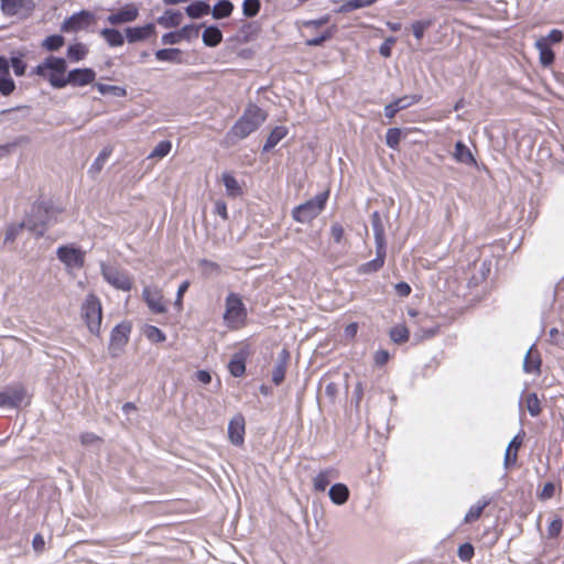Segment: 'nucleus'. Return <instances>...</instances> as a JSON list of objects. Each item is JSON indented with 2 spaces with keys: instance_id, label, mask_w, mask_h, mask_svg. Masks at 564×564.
Instances as JSON below:
<instances>
[{
  "instance_id": "nucleus-1",
  "label": "nucleus",
  "mask_w": 564,
  "mask_h": 564,
  "mask_svg": "<svg viewBox=\"0 0 564 564\" xmlns=\"http://www.w3.org/2000/svg\"><path fill=\"white\" fill-rule=\"evenodd\" d=\"M267 115L258 106L250 105L243 115L236 121L231 129L226 133L224 143L227 147L234 145L238 140H242L259 129L265 121Z\"/></svg>"
},
{
  "instance_id": "nucleus-2",
  "label": "nucleus",
  "mask_w": 564,
  "mask_h": 564,
  "mask_svg": "<svg viewBox=\"0 0 564 564\" xmlns=\"http://www.w3.org/2000/svg\"><path fill=\"white\" fill-rule=\"evenodd\" d=\"M59 213L61 209L54 207L51 202L37 199L24 218L26 229L35 237H42L47 227L56 221Z\"/></svg>"
},
{
  "instance_id": "nucleus-3",
  "label": "nucleus",
  "mask_w": 564,
  "mask_h": 564,
  "mask_svg": "<svg viewBox=\"0 0 564 564\" xmlns=\"http://www.w3.org/2000/svg\"><path fill=\"white\" fill-rule=\"evenodd\" d=\"M32 75H37L46 79L54 89L65 88V84H57L59 80H65L67 75V63L64 57L54 55L47 56L43 62L36 65Z\"/></svg>"
},
{
  "instance_id": "nucleus-4",
  "label": "nucleus",
  "mask_w": 564,
  "mask_h": 564,
  "mask_svg": "<svg viewBox=\"0 0 564 564\" xmlns=\"http://www.w3.org/2000/svg\"><path fill=\"white\" fill-rule=\"evenodd\" d=\"M248 317L247 307L238 293L230 292L225 300V312L223 319L225 325L231 329H240L246 325Z\"/></svg>"
},
{
  "instance_id": "nucleus-5",
  "label": "nucleus",
  "mask_w": 564,
  "mask_h": 564,
  "mask_svg": "<svg viewBox=\"0 0 564 564\" xmlns=\"http://www.w3.org/2000/svg\"><path fill=\"white\" fill-rule=\"evenodd\" d=\"M329 192L325 191L313 198L295 206L292 209V217L296 223L308 224L315 219L326 207Z\"/></svg>"
},
{
  "instance_id": "nucleus-6",
  "label": "nucleus",
  "mask_w": 564,
  "mask_h": 564,
  "mask_svg": "<svg viewBox=\"0 0 564 564\" xmlns=\"http://www.w3.org/2000/svg\"><path fill=\"white\" fill-rule=\"evenodd\" d=\"M83 317L91 334L99 335L102 311L100 301L95 295H89L82 307Z\"/></svg>"
},
{
  "instance_id": "nucleus-7",
  "label": "nucleus",
  "mask_w": 564,
  "mask_h": 564,
  "mask_svg": "<svg viewBox=\"0 0 564 564\" xmlns=\"http://www.w3.org/2000/svg\"><path fill=\"white\" fill-rule=\"evenodd\" d=\"M132 326L130 322L117 324L110 334L108 351L112 358H117L129 341Z\"/></svg>"
},
{
  "instance_id": "nucleus-8",
  "label": "nucleus",
  "mask_w": 564,
  "mask_h": 564,
  "mask_svg": "<svg viewBox=\"0 0 564 564\" xmlns=\"http://www.w3.org/2000/svg\"><path fill=\"white\" fill-rule=\"evenodd\" d=\"M0 9L4 17L29 18L35 9L33 0H0Z\"/></svg>"
},
{
  "instance_id": "nucleus-9",
  "label": "nucleus",
  "mask_w": 564,
  "mask_h": 564,
  "mask_svg": "<svg viewBox=\"0 0 564 564\" xmlns=\"http://www.w3.org/2000/svg\"><path fill=\"white\" fill-rule=\"evenodd\" d=\"M26 399V389L21 383L7 386L0 391V406L6 409H17Z\"/></svg>"
},
{
  "instance_id": "nucleus-10",
  "label": "nucleus",
  "mask_w": 564,
  "mask_h": 564,
  "mask_svg": "<svg viewBox=\"0 0 564 564\" xmlns=\"http://www.w3.org/2000/svg\"><path fill=\"white\" fill-rule=\"evenodd\" d=\"M56 256L68 269H80L85 263V252L74 245L59 246Z\"/></svg>"
},
{
  "instance_id": "nucleus-11",
  "label": "nucleus",
  "mask_w": 564,
  "mask_h": 564,
  "mask_svg": "<svg viewBox=\"0 0 564 564\" xmlns=\"http://www.w3.org/2000/svg\"><path fill=\"white\" fill-rule=\"evenodd\" d=\"M96 79V72L90 67L74 68L67 72L65 80H59L57 84H65V87L70 85L73 87L87 86Z\"/></svg>"
},
{
  "instance_id": "nucleus-12",
  "label": "nucleus",
  "mask_w": 564,
  "mask_h": 564,
  "mask_svg": "<svg viewBox=\"0 0 564 564\" xmlns=\"http://www.w3.org/2000/svg\"><path fill=\"white\" fill-rule=\"evenodd\" d=\"M101 273L104 279L115 286L118 290L121 291H130L132 288V282L130 278L122 271L113 268V267H107L101 265Z\"/></svg>"
},
{
  "instance_id": "nucleus-13",
  "label": "nucleus",
  "mask_w": 564,
  "mask_h": 564,
  "mask_svg": "<svg viewBox=\"0 0 564 564\" xmlns=\"http://www.w3.org/2000/svg\"><path fill=\"white\" fill-rule=\"evenodd\" d=\"M94 21V14L87 10H82L67 18L61 26L63 32H77L86 29Z\"/></svg>"
},
{
  "instance_id": "nucleus-14",
  "label": "nucleus",
  "mask_w": 564,
  "mask_h": 564,
  "mask_svg": "<svg viewBox=\"0 0 564 564\" xmlns=\"http://www.w3.org/2000/svg\"><path fill=\"white\" fill-rule=\"evenodd\" d=\"M143 301L153 313H165L162 291L155 286H145L142 291Z\"/></svg>"
},
{
  "instance_id": "nucleus-15",
  "label": "nucleus",
  "mask_w": 564,
  "mask_h": 564,
  "mask_svg": "<svg viewBox=\"0 0 564 564\" xmlns=\"http://www.w3.org/2000/svg\"><path fill=\"white\" fill-rule=\"evenodd\" d=\"M228 438L235 446L245 442V419L241 414L234 416L228 423Z\"/></svg>"
},
{
  "instance_id": "nucleus-16",
  "label": "nucleus",
  "mask_w": 564,
  "mask_h": 564,
  "mask_svg": "<svg viewBox=\"0 0 564 564\" xmlns=\"http://www.w3.org/2000/svg\"><path fill=\"white\" fill-rule=\"evenodd\" d=\"M139 15V10L134 4H127L117 12L108 15L107 20L110 24H122L134 21Z\"/></svg>"
},
{
  "instance_id": "nucleus-17",
  "label": "nucleus",
  "mask_w": 564,
  "mask_h": 564,
  "mask_svg": "<svg viewBox=\"0 0 564 564\" xmlns=\"http://www.w3.org/2000/svg\"><path fill=\"white\" fill-rule=\"evenodd\" d=\"M155 34L154 23H147L142 26H130L126 29V37L129 43L144 41Z\"/></svg>"
},
{
  "instance_id": "nucleus-18",
  "label": "nucleus",
  "mask_w": 564,
  "mask_h": 564,
  "mask_svg": "<svg viewBox=\"0 0 564 564\" xmlns=\"http://www.w3.org/2000/svg\"><path fill=\"white\" fill-rule=\"evenodd\" d=\"M290 360V352L288 349L283 348L276 358L275 365L272 369V382L275 386H279L283 382L285 378L286 367Z\"/></svg>"
},
{
  "instance_id": "nucleus-19",
  "label": "nucleus",
  "mask_w": 564,
  "mask_h": 564,
  "mask_svg": "<svg viewBox=\"0 0 564 564\" xmlns=\"http://www.w3.org/2000/svg\"><path fill=\"white\" fill-rule=\"evenodd\" d=\"M387 256V248L376 247V258L371 261L362 263L358 268L359 274H371L378 272L384 264Z\"/></svg>"
},
{
  "instance_id": "nucleus-20",
  "label": "nucleus",
  "mask_w": 564,
  "mask_h": 564,
  "mask_svg": "<svg viewBox=\"0 0 564 564\" xmlns=\"http://www.w3.org/2000/svg\"><path fill=\"white\" fill-rule=\"evenodd\" d=\"M247 357L248 351L245 349H241L231 356L228 364V370L232 377L240 378L245 375Z\"/></svg>"
},
{
  "instance_id": "nucleus-21",
  "label": "nucleus",
  "mask_w": 564,
  "mask_h": 564,
  "mask_svg": "<svg viewBox=\"0 0 564 564\" xmlns=\"http://www.w3.org/2000/svg\"><path fill=\"white\" fill-rule=\"evenodd\" d=\"M541 357L539 351L535 348V345H532L523 359V371L525 373H536L539 375L541 371Z\"/></svg>"
},
{
  "instance_id": "nucleus-22",
  "label": "nucleus",
  "mask_w": 564,
  "mask_h": 564,
  "mask_svg": "<svg viewBox=\"0 0 564 564\" xmlns=\"http://www.w3.org/2000/svg\"><path fill=\"white\" fill-rule=\"evenodd\" d=\"M453 158L455 159V161L457 163H460V164H465L468 166L477 165V161H476L474 154L471 153L469 148L463 141H457L455 143Z\"/></svg>"
},
{
  "instance_id": "nucleus-23",
  "label": "nucleus",
  "mask_w": 564,
  "mask_h": 564,
  "mask_svg": "<svg viewBox=\"0 0 564 564\" xmlns=\"http://www.w3.org/2000/svg\"><path fill=\"white\" fill-rule=\"evenodd\" d=\"M371 227L373 231L376 247L387 248L384 227L378 212H375L371 215Z\"/></svg>"
},
{
  "instance_id": "nucleus-24",
  "label": "nucleus",
  "mask_w": 564,
  "mask_h": 564,
  "mask_svg": "<svg viewBox=\"0 0 564 564\" xmlns=\"http://www.w3.org/2000/svg\"><path fill=\"white\" fill-rule=\"evenodd\" d=\"M159 62H167L172 64H182V51L176 47L160 48L154 53Z\"/></svg>"
},
{
  "instance_id": "nucleus-25",
  "label": "nucleus",
  "mask_w": 564,
  "mask_h": 564,
  "mask_svg": "<svg viewBox=\"0 0 564 564\" xmlns=\"http://www.w3.org/2000/svg\"><path fill=\"white\" fill-rule=\"evenodd\" d=\"M522 444V440L516 435L508 444L505 453L503 466L506 469L510 468L517 463L518 451Z\"/></svg>"
},
{
  "instance_id": "nucleus-26",
  "label": "nucleus",
  "mask_w": 564,
  "mask_h": 564,
  "mask_svg": "<svg viewBox=\"0 0 564 564\" xmlns=\"http://www.w3.org/2000/svg\"><path fill=\"white\" fill-rule=\"evenodd\" d=\"M329 499L337 506L344 505L349 498V489L345 484L336 482L328 490Z\"/></svg>"
},
{
  "instance_id": "nucleus-27",
  "label": "nucleus",
  "mask_w": 564,
  "mask_h": 564,
  "mask_svg": "<svg viewBox=\"0 0 564 564\" xmlns=\"http://www.w3.org/2000/svg\"><path fill=\"white\" fill-rule=\"evenodd\" d=\"M183 14L181 11L169 9L156 19V22L163 28L173 29L181 24Z\"/></svg>"
},
{
  "instance_id": "nucleus-28",
  "label": "nucleus",
  "mask_w": 564,
  "mask_h": 564,
  "mask_svg": "<svg viewBox=\"0 0 564 564\" xmlns=\"http://www.w3.org/2000/svg\"><path fill=\"white\" fill-rule=\"evenodd\" d=\"M288 134V128L284 126H276L272 129V131L269 133L263 148L262 152H270L283 138H285Z\"/></svg>"
},
{
  "instance_id": "nucleus-29",
  "label": "nucleus",
  "mask_w": 564,
  "mask_h": 564,
  "mask_svg": "<svg viewBox=\"0 0 564 564\" xmlns=\"http://www.w3.org/2000/svg\"><path fill=\"white\" fill-rule=\"evenodd\" d=\"M203 43L208 47H216L223 41V32L217 25L206 26L203 35Z\"/></svg>"
},
{
  "instance_id": "nucleus-30",
  "label": "nucleus",
  "mask_w": 564,
  "mask_h": 564,
  "mask_svg": "<svg viewBox=\"0 0 564 564\" xmlns=\"http://www.w3.org/2000/svg\"><path fill=\"white\" fill-rule=\"evenodd\" d=\"M221 180L226 188V194L229 197L236 198L242 195V187L231 173H223Z\"/></svg>"
},
{
  "instance_id": "nucleus-31",
  "label": "nucleus",
  "mask_w": 564,
  "mask_h": 564,
  "mask_svg": "<svg viewBox=\"0 0 564 564\" xmlns=\"http://www.w3.org/2000/svg\"><path fill=\"white\" fill-rule=\"evenodd\" d=\"M185 12L192 19H199L210 12V6L205 0H196L185 8Z\"/></svg>"
},
{
  "instance_id": "nucleus-32",
  "label": "nucleus",
  "mask_w": 564,
  "mask_h": 564,
  "mask_svg": "<svg viewBox=\"0 0 564 564\" xmlns=\"http://www.w3.org/2000/svg\"><path fill=\"white\" fill-rule=\"evenodd\" d=\"M491 502L490 498L482 497L480 500H478L475 505H473L467 513L465 514L464 522L465 523H471L476 520H478L485 510Z\"/></svg>"
},
{
  "instance_id": "nucleus-33",
  "label": "nucleus",
  "mask_w": 564,
  "mask_h": 564,
  "mask_svg": "<svg viewBox=\"0 0 564 564\" xmlns=\"http://www.w3.org/2000/svg\"><path fill=\"white\" fill-rule=\"evenodd\" d=\"M234 9L235 6L230 0H218L209 13L214 19L220 20L230 17Z\"/></svg>"
},
{
  "instance_id": "nucleus-34",
  "label": "nucleus",
  "mask_w": 564,
  "mask_h": 564,
  "mask_svg": "<svg viewBox=\"0 0 564 564\" xmlns=\"http://www.w3.org/2000/svg\"><path fill=\"white\" fill-rule=\"evenodd\" d=\"M535 47L540 53V63L545 67L552 65L555 58V54L551 46L545 43V40H536Z\"/></svg>"
},
{
  "instance_id": "nucleus-35",
  "label": "nucleus",
  "mask_w": 564,
  "mask_h": 564,
  "mask_svg": "<svg viewBox=\"0 0 564 564\" xmlns=\"http://www.w3.org/2000/svg\"><path fill=\"white\" fill-rule=\"evenodd\" d=\"M101 36L105 39V41L108 43L111 47H118L123 45L124 37L121 34V32L113 28H105L100 32Z\"/></svg>"
},
{
  "instance_id": "nucleus-36",
  "label": "nucleus",
  "mask_w": 564,
  "mask_h": 564,
  "mask_svg": "<svg viewBox=\"0 0 564 564\" xmlns=\"http://www.w3.org/2000/svg\"><path fill=\"white\" fill-rule=\"evenodd\" d=\"M88 48L84 43L77 42L67 47V58L72 62H79L86 57Z\"/></svg>"
},
{
  "instance_id": "nucleus-37",
  "label": "nucleus",
  "mask_w": 564,
  "mask_h": 564,
  "mask_svg": "<svg viewBox=\"0 0 564 564\" xmlns=\"http://www.w3.org/2000/svg\"><path fill=\"white\" fill-rule=\"evenodd\" d=\"M23 57V53L14 52L9 59V65L12 66L13 73L18 77L23 76L26 70V63L24 62Z\"/></svg>"
},
{
  "instance_id": "nucleus-38",
  "label": "nucleus",
  "mask_w": 564,
  "mask_h": 564,
  "mask_svg": "<svg viewBox=\"0 0 564 564\" xmlns=\"http://www.w3.org/2000/svg\"><path fill=\"white\" fill-rule=\"evenodd\" d=\"M377 0H347L339 8V13H348L357 9L372 6Z\"/></svg>"
},
{
  "instance_id": "nucleus-39",
  "label": "nucleus",
  "mask_w": 564,
  "mask_h": 564,
  "mask_svg": "<svg viewBox=\"0 0 564 564\" xmlns=\"http://www.w3.org/2000/svg\"><path fill=\"white\" fill-rule=\"evenodd\" d=\"M65 43V39L61 34H52L46 36L42 42V47L48 52L58 51Z\"/></svg>"
},
{
  "instance_id": "nucleus-40",
  "label": "nucleus",
  "mask_w": 564,
  "mask_h": 564,
  "mask_svg": "<svg viewBox=\"0 0 564 564\" xmlns=\"http://www.w3.org/2000/svg\"><path fill=\"white\" fill-rule=\"evenodd\" d=\"M332 469H325L319 471L313 479V486L315 491H325L330 482Z\"/></svg>"
},
{
  "instance_id": "nucleus-41",
  "label": "nucleus",
  "mask_w": 564,
  "mask_h": 564,
  "mask_svg": "<svg viewBox=\"0 0 564 564\" xmlns=\"http://www.w3.org/2000/svg\"><path fill=\"white\" fill-rule=\"evenodd\" d=\"M111 154V149L110 148H104L100 153L98 154V156L95 159V161L91 163L88 172L90 174H97L99 173L105 163L107 162V160L109 159Z\"/></svg>"
},
{
  "instance_id": "nucleus-42",
  "label": "nucleus",
  "mask_w": 564,
  "mask_h": 564,
  "mask_svg": "<svg viewBox=\"0 0 564 564\" xmlns=\"http://www.w3.org/2000/svg\"><path fill=\"white\" fill-rule=\"evenodd\" d=\"M15 89V83L10 76V67L8 73H0V94L3 96L11 95Z\"/></svg>"
},
{
  "instance_id": "nucleus-43",
  "label": "nucleus",
  "mask_w": 564,
  "mask_h": 564,
  "mask_svg": "<svg viewBox=\"0 0 564 564\" xmlns=\"http://www.w3.org/2000/svg\"><path fill=\"white\" fill-rule=\"evenodd\" d=\"M390 338L395 344H403L409 339V329L405 325H395L390 329Z\"/></svg>"
},
{
  "instance_id": "nucleus-44",
  "label": "nucleus",
  "mask_w": 564,
  "mask_h": 564,
  "mask_svg": "<svg viewBox=\"0 0 564 564\" xmlns=\"http://www.w3.org/2000/svg\"><path fill=\"white\" fill-rule=\"evenodd\" d=\"M95 87L97 88V90L99 91L100 95L110 94L115 97H124L127 95L126 88L120 87V86L97 83L95 85Z\"/></svg>"
},
{
  "instance_id": "nucleus-45",
  "label": "nucleus",
  "mask_w": 564,
  "mask_h": 564,
  "mask_svg": "<svg viewBox=\"0 0 564 564\" xmlns=\"http://www.w3.org/2000/svg\"><path fill=\"white\" fill-rule=\"evenodd\" d=\"M172 149V142L170 140L160 141L149 154V159H163Z\"/></svg>"
},
{
  "instance_id": "nucleus-46",
  "label": "nucleus",
  "mask_w": 564,
  "mask_h": 564,
  "mask_svg": "<svg viewBox=\"0 0 564 564\" xmlns=\"http://www.w3.org/2000/svg\"><path fill=\"white\" fill-rule=\"evenodd\" d=\"M525 408L531 416L535 417L541 413L540 400L535 392H530L527 394L525 399Z\"/></svg>"
},
{
  "instance_id": "nucleus-47",
  "label": "nucleus",
  "mask_w": 564,
  "mask_h": 564,
  "mask_svg": "<svg viewBox=\"0 0 564 564\" xmlns=\"http://www.w3.org/2000/svg\"><path fill=\"white\" fill-rule=\"evenodd\" d=\"M402 137L400 128H390L386 132V144L390 149H398Z\"/></svg>"
},
{
  "instance_id": "nucleus-48",
  "label": "nucleus",
  "mask_w": 564,
  "mask_h": 564,
  "mask_svg": "<svg viewBox=\"0 0 564 564\" xmlns=\"http://www.w3.org/2000/svg\"><path fill=\"white\" fill-rule=\"evenodd\" d=\"M261 9L260 0H243L242 2V13L246 18L256 17Z\"/></svg>"
},
{
  "instance_id": "nucleus-49",
  "label": "nucleus",
  "mask_w": 564,
  "mask_h": 564,
  "mask_svg": "<svg viewBox=\"0 0 564 564\" xmlns=\"http://www.w3.org/2000/svg\"><path fill=\"white\" fill-rule=\"evenodd\" d=\"M421 98V95H406L394 99L393 102L395 104L397 109L400 111L417 104Z\"/></svg>"
},
{
  "instance_id": "nucleus-50",
  "label": "nucleus",
  "mask_w": 564,
  "mask_h": 564,
  "mask_svg": "<svg viewBox=\"0 0 564 564\" xmlns=\"http://www.w3.org/2000/svg\"><path fill=\"white\" fill-rule=\"evenodd\" d=\"M200 26H203V24H200V25H195V24L184 25L183 28H181L178 30L181 40L192 41L193 39H197Z\"/></svg>"
},
{
  "instance_id": "nucleus-51",
  "label": "nucleus",
  "mask_w": 564,
  "mask_h": 564,
  "mask_svg": "<svg viewBox=\"0 0 564 564\" xmlns=\"http://www.w3.org/2000/svg\"><path fill=\"white\" fill-rule=\"evenodd\" d=\"M475 555V549L471 543L465 542L459 545L457 556L463 562H469Z\"/></svg>"
},
{
  "instance_id": "nucleus-52",
  "label": "nucleus",
  "mask_w": 564,
  "mask_h": 564,
  "mask_svg": "<svg viewBox=\"0 0 564 564\" xmlns=\"http://www.w3.org/2000/svg\"><path fill=\"white\" fill-rule=\"evenodd\" d=\"M144 334L153 343H163L166 339L165 334L156 326H148Z\"/></svg>"
},
{
  "instance_id": "nucleus-53",
  "label": "nucleus",
  "mask_w": 564,
  "mask_h": 564,
  "mask_svg": "<svg viewBox=\"0 0 564 564\" xmlns=\"http://www.w3.org/2000/svg\"><path fill=\"white\" fill-rule=\"evenodd\" d=\"M23 228H26L24 220L20 224L9 226L6 232L4 242H13Z\"/></svg>"
},
{
  "instance_id": "nucleus-54",
  "label": "nucleus",
  "mask_w": 564,
  "mask_h": 564,
  "mask_svg": "<svg viewBox=\"0 0 564 564\" xmlns=\"http://www.w3.org/2000/svg\"><path fill=\"white\" fill-rule=\"evenodd\" d=\"M563 521L560 517H555L549 524L547 538L555 539L561 534Z\"/></svg>"
},
{
  "instance_id": "nucleus-55",
  "label": "nucleus",
  "mask_w": 564,
  "mask_h": 564,
  "mask_svg": "<svg viewBox=\"0 0 564 564\" xmlns=\"http://www.w3.org/2000/svg\"><path fill=\"white\" fill-rule=\"evenodd\" d=\"M431 21H415L412 24V32L416 40H422L425 31L431 26Z\"/></svg>"
},
{
  "instance_id": "nucleus-56",
  "label": "nucleus",
  "mask_w": 564,
  "mask_h": 564,
  "mask_svg": "<svg viewBox=\"0 0 564 564\" xmlns=\"http://www.w3.org/2000/svg\"><path fill=\"white\" fill-rule=\"evenodd\" d=\"M564 34L561 30L553 29L549 32L546 36L540 37L539 40H545L550 46L551 44H558L563 41Z\"/></svg>"
},
{
  "instance_id": "nucleus-57",
  "label": "nucleus",
  "mask_w": 564,
  "mask_h": 564,
  "mask_svg": "<svg viewBox=\"0 0 564 564\" xmlns=\"http://www.w3.org/2000/svg\"><path fill=\"white\" fill-rule=\"evenodd\" d=\"M181 41L182 40H181L178 30L167 32V33L163 34L161 37V43L163 45H174V44L180 43Z\"/></svg>"
},
{
  "instance_id": "nucleus-58",
  "label": "nucleus",
  "mask_w": 564,
  "mask_h": 564,
  "mask_svg": "<svg viewBox=\"0 0 564 564\" xmlns=\"http://www.w3.org/2000/svg\"><path fill=\"white\" fill-rule=\"evenodd\" d=\"M189 288V281L185 280L183 281L178 289H177V293H176V299H175V302H174V305L181 310L182 308V305H183V296L184 294L187 292Z\"/></svg>"
},
{
  "instance_id": "nucleus-59",
  "label": "nucleus",
  "mask_w": 564,
  "mask_h": 564,
  "mask_svg": "<svg viewBox=\"0 0 564 564\" xmlns=\"http://www.w3.org/2000/svg\"><path fill=\"white\" fill-rule=\"evenodd\" d=\"M555 494V485L551 481H547L544 484L542 491L539 495V498L541 500H549L551 499Z\"/></svg>"
},
{
  "instance_id": "nucleus-60",
  "label": "nucleus",
  "mask_w": 564,
  "mask_h": 564,
  "mask_svg": "<svg viewBox=\"0 0 564 564\" xmlns=\"http://www.w3.org/2000/svg\"><path fill=\"white\" fill-rule=\"evenodd\" d=\"M330 235L336 243H340L344 238V227L338 223L333 224L330 227Z\"/></svg>"
},
{
  "instance_id": "nucleus-61",
  "label": "nucleus",
  "mask_w": 564,
  "mask_h": 564,
  "mask_svg": "<svg viewBox=\"0 0 564 564\" xmlns=\"http://www.w3.org/2000/svg\"><path fill=\"white\" fill-rule=\"evenodd\" d=\"M328 39H330V33L329 32H324L322 33L321 35L318 36H315V37H312L310 40L306 41V44L308 46H319L322 45L325 41H327Z\"/></svg>"
},
{
  "instance_id": "nucleus-62",
  "label": "nucleus",
  "mask_w": 564,
  "mask_h": 564,
  "mask_svg": "<svg viewBox=\"0 0 564 564\" xmlns=\"http://www.w3.org/2000/svg\"><path fill=\"white\" fill-rule=\"evenodd\" d=\"M395 292L399 296L405 297L411 293V286L406 282H399L394 286Z\"/></svg>"
},
{
  "instance_id": "nucleus-63",
  "label": "nucleus",
  "mask_w": 564,
  "mask_h": 564,
  "mask_svg": "<svg viewBox=\"0 0 564 564\" xmlns=\"http://www.w3.org/2000/svg\"><path fill=\"white\" fill-rule=\"evenodd\" d=\"M98 441H99V437L94 433L87 432V433H83L80 435V442L85 446L93 445V444L97 443Z\"/></svg>"
},
{
  "instance_id": "nucleus-64",
  "label": "nucleus",
  "mask_w": 564,
  "mask_h": 564,
  "mask_svg": "<svg viewBox=\"0 0 564 564\" xmlns=\"http://www.w3.org/2000/svg\"><path fill=\"white\" fill-rule=\"evenodd\" d=\"M215 213L220 216L224 220L228 219L227 205L223 200H217L215 203Z\"/></svg>"
}]
</instances>
